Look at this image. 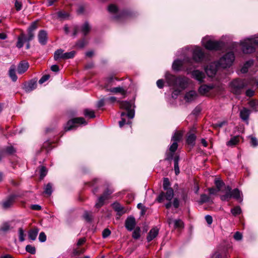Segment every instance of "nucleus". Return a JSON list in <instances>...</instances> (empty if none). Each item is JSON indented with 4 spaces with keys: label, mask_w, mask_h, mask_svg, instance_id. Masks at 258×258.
<instances>
[{
    "label": "nucleus",
    "mask_w": 258,
    "mask_h": 258,
    "mask_svg": "<svg viewBox=\"0 0 258 258\" xmlns=\"http://www.w3.org/2000/svg\"><path fill=\"white\" fill-rule=\"evenodd\" d=\"M90 30V27L88 22H85L82 27L81 31L84 35H86Z\"/></svg>",
    "instance_id": "c9c22d12"
},
{
    "label": "nucleus",
    "mask_w": 258,
    "mask_h": 258,
    "mask_svg": "<svg viewBox=\"0 0 258 258\" xmlns=\"http://www.w3.org/2000/svg\"><path fill=\"white\" fill-rule=\"evenodd\" d=\"M38 232L39 229L37 228H34L31 229L28 233L29 238L32 240H35L38 235Z\"/></svg>",
    "instance_id": "cd10ccee"
},
{
    "label": "nucleus",
    "mask_w": 258,
    "mask_h": 258,
    "mask_svg": "<svg viewBox=\"0 0 258 258\" xmlns=\"http://www.w3.org/2000/svg\"><path fill=\"white\" fill-rule=\"evenodd\" d=\"M250 114V110L246 108H243L240 111V117L243 121H248Z\"/></svg>",
    "instance_id": "a211bd4d"
},
{
    "label": "nucleus",
    "mask_w": 258,
    "mask_h": 258,
    "mask_svg": "<svg viewBox=\"0 0 258 258\" xmlns=\"http://www.w3.org/2000/svg\"><path fill=\"white\" fill-rule=\"evenodd\" d=\"M248 104L252 111H258V100L255 99L251 100Z\"/></svg>",
    "instance_id": "c85d7f7f"
},
{
    "label": "nucleus",
    "mask_w": 258,
    "mask_h": 258,
    "mask_svg": "<svg viewBox=\"0 0 258 258\" xmlns=\"http://www.w3.org/2000/svg\"><path fill=\"white\" fill-rule=\"evenodd\" d=\"M203 45L206 49L210 50H220L223 47L222 42L213 41L211 40H209L206 41L203 40Z\"/></svg>",
    "instance_id": "423d86ee"
},
{
    "label": "nucleus",
    "mask_w": 258,
    "mask_h": 258,
    "mask_svg": "<svg viewBox=\"0 0 258 258\" xmlns=\"http://www.w3.org/2000/svg\"><path fill=\"white\" fill-rule=\"evenodd\" d=\"M215 184L218 189V190H220L224 183L220 180L215 179Z\"/></svg>",
    "instance_id": "4d7b16f0"
},
{
    "label": "nucleus",
    "mask_w": 258,
    "mask_h": 258,
    "mask_svg": "<svg viewBox=\"0 0 258 258\" xmlns=\"http://www.w3.org/2000/svg\"><path fill=\"white\" fill-rule=\"evenodd\" d=\"M76 52L75 51H71L70 52L64 53L63 59H67L73 58Z\"/></svg>",
    "instance_id": "a19ab883"
},
{
    "label": "nucleus",
    "mask_w": 258,
    "mask_h": 258,
    "mask_svg": "<svg viewBox=\"0 0 258 258\" xmlns=\"http://www.w3.org/2000/svg\"><path fill=\"white\" fill-rule=\"evenodd\" d=\"M174 228H183L184 227V223L180 219L174 220Z\"/></svg>",
    "instance_id": "4c0bfd02"
},
{
    "label": "nucleus",
    "mask_w": 258,
    "mask_h": 258,
    "mask_svg": "<svg viewBox=\"0 0 258 258\" xmlns=\"http://www.w3.org/2000/svg\"><path fill=\"white\" fill-rule=\"evenodd\" d=\"M63 50L61 49L56 50L54 53V59L55 60H58L59 59H63Z\"/></svg>",
    "instance_id": "7c9ffc66"
},
{
    "label": "nucleus",
    "mask_w": 258,
    "mask_h": 258,
    "mask_svg": "<svg viewBox=\"0 0 258 258\" xmlns=\"http://www.w3.org/2000/svg\"><path fill=\"white\" fill-rule=\"evenodd\" d=\"M248 138L250 139V145L253 147H255L258 146V140L257 139L252 136H249Z\"/></svg>",
    "instance_id": "49530a36"
},
{
    "label": "nucleus",
    "mask_w": 258,
    "mask_h": 258,
    "mask_svg": "<svg viewBox=\"0 0 258 258\" xmlns=\"http://www.w3.org/2000/svg\"><path fill=\"white\" fill-rule=\"evenodd\" d=\"M183 63L180 60L177 59L175 60L172 64V69L174 71H178L180 70Z\"/></svg>",
    "instance_id": "2f4dec72"
},
{
    "label": "nucleus",
    "mask_w": 258,
    "mask_h": 258,
    "mask_svg": "<svg viewBox=\"0 0 258 258\" xmlns=\"http://www.w3.org/2000/svg\"><path fill=\"white\" fill-rule=\"evenodd\" d=\"M58 17L61 19H68L69 18L70 15L64 11H59L57 12Z\"/></svg>",
    "instance_id": "58836bf2"
},
{
    "label": "nucleus",
    "mask_w": 258,
    "mask_h": 258,
    "mask_svg": "<svg viewBox=\"0 0 258 258\" xmlns=\"http://www.w3.org/2000/svg\"><path fill=\"white\" fill-rule=\"evenodd\" d=\"M170 183L169 180L168 178H164L163 179V188L164 190L168 189L169 188H172L170 187Z\"/></svg>",
    "instance_id": "c03bdc74"
},
{
    "label": "nucleus",
    "mask_w": 258,
    "mask_h": 258,
    "mask_svg": "<svg viewBox=\"0 0 258 258\" xmlns=\"http://www.w3.org/2000/svg\"><path fill=\"white\" fill-rule=\"evenodd\" d=\"M246 84L244 81L239 79L233 80L229 84L231 92L235 95L241 94Z\"/></svg>",
    "instance_id": "f03ea898"
},
{
    "label": "nucleus",
    "mask_w": 258,
    "mask_h": 258,
    "mask_svg": "<svg viewBox=\"0 0 258 258\" xmlns=\"http://www.w3.org/2000/svg\"><path fill=\"white\" fill-rule=\"evenodd\" d=\"M191 74L192 78L198 81L200 83L204 81V79L205 78L204 73L199 70H194L191 72Z\"/></svg>",
    "instance_id": "f8f14e48"
},
{
    "label": "nucleus",
    "mask_w": 258,
    "mask_h": 258,
    "mask_svg": "<svg viewBox=\"0 0 258 258\" xmlns=\"http://www.w3.org/2000/svg\"><path fill=\"white\" fill-rule=\"evenodd\" d=\"M29 68V64L27 62L21 61L18 66L17 71L19 74H22L25 73Z\"/></svg>",
    "instance_id": "412c9836"
},
{
    "label": "nucleus",
    "mask_w": 258,
    "mask_h": 258,
    "mask_svg": "<svg viewBox=\"0 0 258 258\" xmlns=\"http://www.w3.org/2000/svg\"><path fill=\"white\" fill-rule=\"evenodd\" d=\"M254 46H258V36L249 38Z\"/></svg>",
    "instance_id": "338daca9"
},
{
    "label": "nucleus",
    "mask_w": 258,
    "mask_h": 258,
    "mask_svg": "<svg viewBox=\"0 0 258 258\" xmlns=\"http://www.w3.org/2000/svg\"><path fill=\"white\" fill-rule=\"evenodd\" d=\"M18 231H19V240H20V241L22 242V241H24V240H25L24 231L22 228H20L19 229Z\"/></svg>",
    "instance_id": "3c124183"
},
{
    "label": "nucleus",
    "mask_w": 258,
    "mask_h": 258,
    "mask_svg": "<svg viewBox=\"0 0 258 258\" xmlns=\"http://www.w3.org/2000/svg\"><path fill=\"white\" fill-rule=\"evenodd\" d=\"M38 38L39 42L42 45L46 44L47 41V33L46 31L41 30L38 34Z\"/></svg>",
    "instance_id": "ddd939ff"
},
{
    "label": "nucleus",
    "mask_w": 258,
    "mask_h": 258,
    "mask_svg": "<svg viewBox=\"0 0 258 258\" xmlns=\"http://www.w3.org/2000/svg\"><path fill=\"white\" fill-rule=\"evenodd\" d=\"M217 66L215 63H212L206 69V72L208 76H213L216 74L217 71Z\"/></svg>",
    "instance_id": "6ab92c4d"
},
{
    "label": "nucleus",
    "mask_w": 258,
    "mask_h": 258,
    "mask_svg": "<svg viewBox=\"0 0 258 258\" xmlns=\"http://www.w3.org/2000/svg\"><path fill=\"white\" fill-rule=\"evenodd\" d=\"M113 188L109 185L107 184L103 194L100 196L95 204V207L99 208L104 204V202L110 198V196L113 192Z\"/></svg>",
    "instance_id": "20e7f679"
},
{
    "label": "nucleus",
    "mask_w": 258,
    "mask_h": 258,
    "mask_svg": "<svg viewBox=\"0 0 258 258\" xmlns=\"http://www.w3.org/2000/svg\"><path fill=\"white\" fill-rule=\"evenodd\" d=\"M87 123L83 117H76L69 120L64 126L65 131H70L76 126V124H86Z\"/></svg>",
    "instance_id": "0eeeda50"
},
{
    "label": "nucleus",
    "mask_w": 258,
    "mask_h": 258,
    "mask_svg": "<svg viewBox=\"0 0 258 258\" xmlns=\"http://www.w3.org/2000/svg\"><path fill=\"white\" fill-rule=\"evenodd\" d=\"M136 225L135 219L133 217H128L125 222V227L128 231H132Z\"/></svg>",
    "instance_id": "4468645a"
},
{
    "label": "nucleus",
    "mask_w": 258,
    "mask_h": 258,
    "mask_svg": "<svg viewBox=\"0 0 258 258\" xmlns=\"http://www.w3.org/2000/svg\"><path fill=\"white\" fill-rule=\"evenodd\" d=\"M182 137V134L179 132H176L174 133L172 137V140L173 142H176L177 143L180 140Z\"/></svg>",
    "instance_id": "79ce46f5"
},
{
    "label": "nucleus",
    "mask_w": 258,
    "mask_h": 258,
    "mask_svg": "<svg viewBox=\"0 0 258 258\" xmlns=\"http://www.w3.org/2000/svg\"><path fill=\"white\" fill-rule=\"evenodd\" d=\"M231 198H233L239 202H242V198L241 197L242 194L238 188H235L231 191Z\"/></svg>",
    "instance_id": "aec40b11"
},
{
    "label": "nucleus",
    "mask_w": 258,
    "mask_h": 258,
    "mask_svg": "<svg viewBox=\"0 0 258 258\" xmlns=\"http://www.w3.org/2000/svg\"><path fill=\"white\" fill-rule=\"evenodd\" d=\"M28 32V37L25 39V41L29 42L30 41L33 39L34 38V33L33 31H31L27 30Z\"/></svg>",
    "instance_id": "8fccbe9b"
},
{
    "label": "nucleus",
    "mask_w": 258,
    "mask_h": 258,
    "mask_svg": "<svg viewBox=\"0 0 258 258\" xmlns=\"http://www.w3.org/2000/svg\"><path fill=\"white\" fill-rule=\"evenodd\" d=\"M84 218L86 220V221L88 222H90L92 220V215L91 214L87 211H86L83 215Z\"/></svg>",
    "instance_id": "6e6d98bb"
},
{
    "label": "nucleus",
    "mask_w": 258,
    "mask_h": 258,
    "mask_svg": "<svg viewBox=\"0 0 258 258\" xmlns=\"http://www.w3.org/2000/svg\"><path fill=\"white\" fill-rule=\"evenodd\" d=\"M245 94L247 96L250 97L254 95V91L253 90L249 89L246 90Z\"/></svg>",
    "instance_id": "774afa93"
},
{
    "label": "nucleus",
    "mask_w": 258,
    "mask_h": 258,
    "mask_svg": "<svg viewBox=\"0 0 258 258\" xmlns=\"http://www.w3.org/2000/svg\"><path fill=\"white\" fill-rule=\"evenodd\" d=\"M9 75L13 81L15 82L17 80V76L16 74V66L12 65L9 71Z\"/></svg>",
    "instance_id": "bb28decb"
},
{
    "label": "nucleus",
    "mask_w": 258,
    "mask_h": 258,
    "mask_svg": "<svg viewBox=\"0 0 258 258\" xmlns=\"http://www.w3.org/2000/svg\"><path fill=\"white\" fill-rule=\"evenodd\" d=\"M118 103L121 109L127 111V112L126 113L127 117L129 119H133L135 116V111L134 109H132V104L128 101H118Z\"/></svg>",
    "instance_id": "39448f33"
},
{
    "label": "nucleus",
    "mask_w": 258,
    "mask_h": 258,
    "mask_svg": "<svg viewBox=\"0 0 258 258\" xmlns=\"http://www.w3.org/2000/svg\"><path fill=\"white\" fill-rule=\"evenodd\" d=\"M214 86L211 85H202L199 88V92L202 95H207V94L214 89Z\"/></svg>",
    "instance_id": "2eb2a0df"
},
{
    "label": "nucleus",
    "mask_w": 258,
    "mask_h": 258,
    "mask_svg": "<svg viewBox=\"0 0 258 258\" xmlns=\"http://www.w3.org/2000/svg\"><path fill=\"white\" fill-rule=\"evenodd\" d=\"M38 27L37 22H33L31 23L29 27L28 28V30L34 32L35 30L37 29Z\"/></svg>",
    "instance_id": "864d4df0"
},
{
    "label": "nucleus",
    "mask_w": 258,
    "mask_h": 258,
    "mask_svg": "<svg viewBox=\"0 0 258 258\" xmlns=\"http://www.w3.org/2000/svg\"><path fill=\"white\" fill-rule=\"evenodd\" d=\"M113 209L116 211L119 216L124 214L125 212L124 211V207L117 203L115 202L112 205Z\"/></svg>",
    "instance_id": "4be33fe9"
},
{
    "label": "nucleus",
    "mask_w": 258,
    "mask_h": 258,
    "mask_svg": "<svg viewBox=\"0 0 258 258\" xmlns=\"http://www.w3.org/2000/svg\"><path fill=\"white\" fill-rule=\"evenodd\" d=\"M178 147V144L176 142H173L170 146L169 150L171 152L174 153Z\"/></svg>",
    "instance_id": "5fc2aeb1"
},
{
    "label": "nucleus",
    "mask_w": 258,
    "mask_h": 258,
    "mask_svg": "<svg viewBox=\"0 0 258 258\" xmlns=\"http://www.w3.org/2000/svg\"><path fill=\"white\" fill-rule=\"evenodd\" d=\"M44 192L48 196H50L52 192V185L50 183H47L45 188Z\"/></svg>",
    "instance_id": "f704fd0d"
},
{
    "label": "nucleus",
    "mask_w": 258,
    "mask_h": 258,
    "mask_svg": "<svg viewBox=\"0 0 258 258\" xmlns=\"http://www.w3.org/2000/svg\"><path fill=\"white\" fill-rule=\"evenodd\" d=\"M26 250L31 254H34L36 252V249L34 246L31 245H27L26 247Z\"/></svg>",
    "instance_id": "603ef678"
},
{
    "label": "nucleus",
    "mask_w": 258,
    "mask_h": 258,
    "mask_svg": "<svg viewBox=\"0 0 258 258\" xmlns=\"http://www.w3.org/2000/svg\"><path fill=\"white\" fill-rule=\"evenodd\" d=\"M241 45L244 53H251L255 50V47L249 38L246 39L242 41Z\"/></svg>",
    "instance_id": "1a4fd4ad"
},
{
    "label": "nucleus",
    "mask_w": 258,
    "mask_h": 258,
    "mask_svg": "<svg viewBox=\"0 0 258 258\" xmlns=\"http://www.w3.org/2000/svg\"><path fill=\"white\" fill-rule=\"evenodd\" d=\"M111 234V231L109 229L106 228L102 232V237L105 238L108 237Z\"/></svg>",
    "instance_id": "052dcab7"
},
{
    "label": "nucleus",
    "mask_w": 258,
    "mask_h": 258,
    "mask_svg": "<svg viewBox=\"0 0 258 258\" xmlns=\"http://www.w3.org/2000/svg\"><path fill=\"white\" fill-rule=\"evenodd\" d=\"M17 196L15 195H10L8 199L3 203V207L4 209H8L11 207L14 204Z\"/></svg>",
    "instance_id": "9b49d317"
},
{
    "label": "nucleus",
    "mask_w": 258,
    "mask_h": 258,
    "mask_svg": "<svg viewBox=\"0 0 258 258\" xmlns=\"http://www.w3.org/2000/svg\"><path fill=\"white\" fill-rule=\"evenodd\" d=\"M235 59V56L232 52H229L224 55L219 60L218 63L219 67L223 68L230 67Z\"/></svg>",
    "instance_id": "7ed1b4c3"
},
{
    "label": "nucleus",
    "mask_w": 258,
    "mask_h": 258,
    "mask_svg": "<svg viewBox=\"0 0 258 258\" xmlns=\"http://www.w3.org/2000/svg\"><path fill=\"white\" fill-rule=\"evenodd\" d=\"M197 97V93L194 90H191L185 94L184 99L186 102H189L195 100Z\"/></svg>",
    "instance_id": "dca6fc26"
},
{
    "label": "nucleus",
    "mask_w": 258,
    "mask_h": 258,
    "mask_svg": "<svg viewBox=\"0 0 258 258\" xmlns=\"http://www.w3.org/2000/svg\"><path fill=\"white\" fill-rule=\"evenodd\" d=\"M121 120L119 121V125L120 127H122L125 124H130L131 122L130 120L126 121L124 116H127L126 113L122 112L121 113Z\"/></svg>",
    "instance_id": "c756f323"
},
{
    "label": "nucleus",
    "mask_w": 258,
    "mask_h": 258,
    "mask_svg": "<svg viewBox=\"0 0 258 258\" xmlns=\"http://www.w3.org/2000/svg\"><path fill=\"white\" fill-rule=\"evenodd\" d=\"M231 198V193L228 192H226L225 195L220 196V199L223 201H228Z\"/></svg>",
    "instance_id": "de8ad7c7"
},
{
    "label": "nucleus",
    "mask_w": 258,
    "mask_h": 258,
    "mask_svg": "<svg viewBox=\"0 0 258 258\" xmlns=\"http://www.w3.org/2000/svg\"><path fill=\"white\" fill-rule=\"evenodd\" d=\"M24 36V35L23 34H22V35L21 36H19L18 38V41L16 46L19 48H21L23 46Z\"/></svg>",
    "instance_id": "a18cd8bd"
},
{
    "label": "nucleus",
    "mask_w": 258,
    "mask_h": 258,
    "mask_svg": "<svg viewBox=\"0 0 258 258\" xmlns=\"http://www.w3.org/2000/svg\"><path fill=\"white\" fill-rule=\"evenodd\" d=\"M253 64V60H250L247 61L241 69V72L242 73H246L248 71V68Z\"/></svg>",
    "instance_id": "473e14b6"
},
{
    "label": "nucleus",
    "mask_w": 258,
    "mask_h": 258,
    "mask_svg": "<svg viewBox=\"0 0 258 258\" xmlns=\"http://www.w3.org/2000/svg\"><path fill=\"white\" fill-rule=\"evenodd\" d=\"M108 10L110 13L115 14L117 12L118 8L115 5L111 4L108 6Z\"/></svg>",
    "instance_id": "09e8293b"
},
{
    "label": "nucleus",
    "mask_w": 258,
    "mask_h": 258,
    "mask_svg": "<svg viewBox=\"0 0 258 258\" xmlns=\"http://www.w3.org/2000/svg\"><path fill=\"white\" fill-rule=\"evenodd\" d=\"M140 232V228L139 227H136L133 232V237L136 239H139L141 236Z\"/></svg>",
    "instance_id": "37998d69"
},
{
    "label": "nucleus",
    "mask_w": 258,
    "mask_h": 258,
    "mask_svg": "<svg viewBox=\"0 0 258 258\" xmlns=\"http://www.w3.org/2000/svg\"><path fill=\"white\" fill-rule=\"evenodd\" d=\"M242 137L240 136H234L227 142L226 145L228 146H234L239 143Z\"/></svg>",
    "instance_id": "5701e85b"
},
{
    "label": "nucleus",
    "mask_w": 258,
    "mask_h": 258,
    "mask_svg": "<svg viewBox=\"0 0 258 258\" xmlns=\"http://www.w3.org/2000/svg\"><path fill=\"white\" fill-rule=\"evenodd\" d=\"M3 151L4 152L5 155L7 154L9 155H12L16 152V150L13 146H10L7 147L5 150H3Z\"/></svg>",
    "instance_id": "e433bc0d"
},
{
    "label": "nucleus",
    "mask_w": 258,
    "mask_h": 258,
    "mask_svg": "<svg viewBox=\"0 0 258 258\" xmlns=\"http://www.w3.org/2000/svg\"><path fill=\"white\" fill-rule=\"evenodd\" d=\"M165 78L169 86L179 88L181 90L187 88L188 84V79L185 77H176L167 73Z\"/></svg>",
    "instance_id": "f257e3e1"
},
{
    "label": "nucleus",
    "mask_w": 258,
    "mask_h": 258,
    "mask_svg": "<svg viewBox=\"0 0 258 258\" xmlns=\"http://www.w3.org/2000/svg\"><path fill=\"white\" fill-rule=\"evenodd\" d=\"M231 213L234 216H236L241 213V209L239 206H236L231 209Z\"/></svg>",
    "instance_id": "ea45409f"
},
{
    "label": "nucleus",
    "mask_w": 258,
    "mask_h": 258,
    "mask_svg": "<svg viewBox=\"0 0 258 258\" xmlns=\"http://www.w3.org/2000/svg\"><path fill=\"white\" fill-rule=\"evenodd\" d=\"M85 252V249L84 248L81 249H74L73 250V254L75 255H79L80 254L83 253Z\"/></svg>",
    "instance_id": "0e129e2a"
},
{
    "label": "nucleus",
    "mask_w": 258,
    "mask_h": 258,
    "mask_svg": "<svg viewBox=\"0 0 258 258\" xmlns=\"http://www.w3.org/2000/svg\"><path fill=\"white\" fill-rule=\"evenodd\" d=\"M49 78L50 76L49 75H45L43 76L39 80V83L40 84H43V83L47 81Z\"/></svg>",
    "instance_id": "bf43d9fd"
},
{
    "label": "nucleus",
    "mask_w": 258,
    "mask_h": 258,
    "mask_svg": "<svg viewBox=\"0 0 258 258\" xmlns=\"http://www.w3.org/2000/svg\"><path fill=\"white\" fill-rule=\"evenodd\" d=\"M196 138V136L195 134L190 133L188 134L186 139L187 144L191 146H194L195 144Z\"/></svg>",
    "instance_id": "a878e982"
},
{
    "label": "nucleus",
    "mask_w": 258,
    "mask_h": 258,
    "mask_svg": "<svg viewBox=\"0 0 258 258\" xmlns=\"http://www.w3.org/2000/svg\"><path fill=\"white\" fill-rule=\"evenodd\" d=\"M204 57V52L203 49L200 47L194 49L192 53L193 59L197 62H201Z\"/></svg>",
    "instance_id": "9d476101"
},
{
    "label": "nucleus",
    "mask_w": 258,
    "mask_h": 258,
    "mask_svg": "<svg viewBox=\"0 0 258 258\" xmlns=\"http://www.w3.org/2000/svg\"><path fill=\"white\" fill-rule=\"evenodd\" d=\"M106 91H109L115 94L120 93L122 95H125L126 93V91L121 87L112 88L109 89L106 88Z\"/></svg>",
    "instance_id": "b1692460"
},
{
    "label": "nucleus",
    "mask_w": 258,
    "mask_h": 258,
    "mask_svg": "<svg viewBox=\"0 0 258 258\" xmlns=\"http://www.w3.org/2000/svg\"><path fill=\"white\" fill-rule=\"evenodd\" d=\"M47 174V169L44 166H42L40 169V177L43 178Z\"/></svg>",
    "instance_id": "e2e57ef3"
},
{
    "label": "nucleus",
    "mask_w": 258,
    "mask_h": 258,
    "mask_svg": "<svg viewBox=\"0 0 258 258\" xmlns=\"http://www.w3.org/2000/svg\"><path fill=\"white\" fill-rule=\"evenodd\" d=\"M37 87V82L34 80H31L28 84L25 86V90L26 92H30Z\"/></svg>",
    "instance_id": "393cba45"
},
{
    "label": "nucleus",
    "mask_w": 258,
    "mask_h": 258,
    "mask_svg": "<svg viewBox=\"0 0 258 258\" xmlns=\"http://www.w3.org/2000/svg\"><path fill=\"white\" fill-rule=\"evenodd\" d=\"M165 192L162 191L160 193L156 199V201L158 203H162L164 200L170 201L174 196V191L172 188H169L164 190Z\"/></svg>",
    "instance_id": "6e6552de"
},
{
    "label": "nucleus",
    "mask_w": 258,
    "mask_h": 258,
    "mask_svg": "<svg viewBox=\"0 0 258 258\" xmlns=\"http://www.w3.org/2000/svg\"><path fill=\"white\" fill-rule=\"evenodd\" d=\"M84 115L89 118H93L95 117V112L89 109H85L84 110Z\"/></svg>",
    "instance_id": "72a5a7b5"
},
{
    "label": "nucleus",
    "mask_w": 258,
    "mask_h": 258,
    "mask_svg": "<svg viewBox=\"0 0 258 258\" xmlns=\"http://www.w3.org/2000/svg\"><path fill=\"white\" fill-rule=\"evenodd\" d=\"M209 197L205 194H203L201 196L200 200L201 202L202 203L208 202L209 201Z\"/></svg>",
    "instance_id": "13d9d810"
},
{
    "label": "nucleus",
    "mask_w": 258,
    "mask_h": 258,
    "mask_svg": "<svg viewBox=\"0 0 258 258\" xmlns=\"http://www.w3.org/2000/svg\"><path fill=\"white\" fill-rule=\"evenodd\" d=\"M159 233V229L157 227H154L152 228L147 237V240L148 242H150L153 239H154Z\"/></svg>",
    "instance_id": "f3484780"
},
{
    "label": "nucleus",
    "mask_w": 258,
    "mask_h": 258,
    "mask_svg": "<svg viewBox=\"0 0 258 258\" xmlns=\"http://www.w3.org/2000/svg\"><path fill=\"white\" fill-rule=\"evenodd\" d=\"M234 238L236 240H240L242 238V234L239 232H236L234 235Z\"/></svg>",
    "instance_id": "69168bd1"
},
{
    "label": "nucleus",
    "mask_w": 258,
    "mask_h": 258,
    "mask_svg": "<svg viewBox=\"0 0 258 258\" xmlns=\"http://www.w3.org/2000/svg\"><path fill=\"white\" fill-rule=\"evenodd\" d=\"M39 240L40 242H45L46 240V236L44 232H41L39 235Z\"/></svg>",
    "instance_id": "680f3d73"
}]
</instances>
